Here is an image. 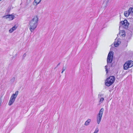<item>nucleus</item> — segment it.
<instances>
[{"mask_svg":"<svg viewBox=\"0 0 133 133\" xmlns=\"http://www.w3.org/2000/svg\"><path fill=\"white\" fill-rule=\"evenodd\" d=\"M38 16H34L32 19L29 22V29L32 32L37 27L38 25Z\"/></svg>","mask_w":133,"mask_h":133,"instance_id":"f257e3e1","label":"nucleus"},{"mask_svg":"<svg viewBox=\"0 0 133 133\" xmlns=\"http://www.w3.org/2000/svg\"><path fill=\"white\" fill-rule=\"evenodd\" d=\"M115 77L114 76H111L108 78L105 81V85L109 87L112 85L115 81Z\"/></svg>","mask_w":133,"mask_h":133,"instance_id":"f03ea898","label":"nucleus"},{"mask_svg":"<svg viewBox=\"0 0 133 133\" xmlns=\"http://www.w3.org/2000/svg\"><path fill=\"white\" fill-rule=\"evenodd\" d=\"M104 111V109L103 108H101L97 115V123L98 124H99L101 121Z\"/></svg>","mask_w":133,"mask_h":133,"instance_id":"7ed1b4c3","label":"nucleus"},{"mask_svg":"<svg viewBox=\"0 0 133 133\" xmlns=\"http://www.w3.org/2000/svg\"><path fill=\"white\" fill-rule=\"evenodd\" d=\"M113 55L114 52L113 51H110L109 52L107 58V62L108 64L111 63L113 58Z\"/></svg>","mask_w":133,"mask_h":133,"instance_id":"20e7f679","label":"nucleus"},{"mask_svg":"<svg viewBox=\"0 0 133 133\" xmlns=\"http://www.w3.org/2000/svg\"><path fill=\"white\" fill-rule=\"evenodd\" d=\"M120 24V25L123 26L124 28L126 29L128 28L129 23L127 20L125 19L124 21H121Z\"/></svg>","mask_w":133,"mask_h":133,"instance_id":"39448f33","label":"nucleus"},{"mask_svg":"<svg viewBox=\"0 0 133 133\" xmlns=\"http://www.w3.org/2000/svg\"><path fill=\"white\" fill-rule=\"evenodd\" d=\"M2 18H5L6 19H9V21H11L14 19L15 16L12 15H7L4 16L2 17Z\"/></svg>","mask_w":133,"mask_h":133,"instance_id":"423d86ee","label":"nucleus"},{"mask_svg":"<svg viewBox=\"0 0 133 133\" xmlns=\"http://www.w3.org/2000/svg\"><path fill=\"white\" fill-rule=\"evenodd\" d=\"M18 91H16L15 94H13L11 95L10 99L12 100L13 101H15V99L17 97V96L18 95Z\"/></svg>","mask_w":133,"mask_h":133,"instance_id":"0eeeda50","label":"nucleus"},{"mask_svg":"<svg viewBox=\"0 0 133 133\" xmlns=\"http://www.w3.org/2000/svg\"><path fill=\"white\" fill-rule=\"evenodd\" d=\"M125 63L127 64L129 68L133 66V61H127Z\"/></svg>","mask_w":133,"mask_h":133,"instance_id":"6e6552de","label":"nucleus"},{"mask_svg":"<svg viewBox=\"0 0 133 133\" xmlns=\"http://www.w3.org/2000/svg\"><path fill=\"white\" fill-rule=\"evenodd\" d=\"M130 14V13L129 12V10L128 11H126L124 12V16L126 17H128Z\"/></svg>","mask_w":133,"mask_h":133,"instance_id":"1a4fd4ad","label":"nucleus"},{"mask_svg":"<svg viewBox=\"0 0 133 133\" xmlns=\"http://www.w3.org/2000/svg\"><path fill=\"white\" fill-rule=\"evenodd\" d=\"M91 121V119H88L85 122L84 125H88L90 124V122Z\"/></svg>","mask_w":133,"mask_h":133,"instance_id":"9d476101","label":"nucleus"},{"mask_svg":"<svg viewBox=\"0 0 133 133\" xmlns=\"http://www.w3.org/2000/svg\"><path fill=\"white\" fill-rule=\"evenodd\" d=\"M41 0H35L34 1V4H35V3H36V5H37L41 1Z\"/></svg>","mask_w":133,"mask_h":133,"instance_id":"9b49d317","label":"nucleus"},{"mask_svg":"<svg viewBox=\"0 0 133 133\" xmlns=\"http://www.w3.org/2000/svg\"><path fill=\"white\" fill-rule=\"evenodd\" d=\"M124 69V70H127V69L129 68V66H128V65L125 63L124 64L123 66Z\"/></svg>","mask_w":133,"mask_h":133,"instance_id":"f8f14e48","label":"nucleus"},{"mask_svg":"<svg viewBox=\"0 0 133 133\" xmlns=\"http://www.w3.org/2000/svg\"><path fill=\"white\" fill-rule=\"evenodd\" d=\"M14 102V101L10 99L8 103V105L10 106L12 105Z\"/></svg>","mask_w":133,"mask_h":133,"instance_id":"ddd939ff","label":"nucleus"},{"mask_svg":"<svg viewBox=\"0 0 133 133\" xmlns=\"http://www.w3.org/2000/svg\"><path fill=\"white\" fill-rule=\"evenodd\" d=\"M129 12H130V14H133V8H130L129 9Z\"/></svg>","mask_w":133,"mask_h":133,"instance_id":"4468645a","label":"nucleus"},{"mask_svg":"<svg viewBox=\"0 0 133 133\" xmlns=\"http://www.w3.org/2000/svg\"><path fill=\"white\" fill-rule=\"evenodd\" d=\"M114 43V46L116 47H117L119 45V43H118V42H117L116 43L115 41Z\"/></svg>","mask_w":133,"mask_h":133,"instance_id":"2eb2a0df","label":"nucleus"},{"mask_svg":"<svg viewBox=\"0 0 133 133\" xmlns=\"http://www.w3.org/2000/svg\"><path fill=\"white\" fill-rule=\"evenodd\" d=\"M104 100V99L103 97H101L100 98L99 102L100 103H102Z\"/></svg>","mask_w":133,"mask_h":133,"instance_id":"dca6fc26","label":"nucleus"},{"mask_svg":"<svg viewBox=\"0 0 133 133\" xmlns=\"http://www.w3.org/2000/svg\"><path fill=\"white\" fill-rule=\"evenodd\" d=\"M122 33L123 34H122L121 35L123 37L125 36V32L124 30H122Z\"/></svg>","mask_w":133,"mask_h":133,"instance_id":"f3484780","label":"nucleus"},{"mask_svg":"<svg viewBox=\"0 0 133 133\" xmlns=\"http://www.w3.org/2000/svg\"><path fill=\"white\" fill-rule=\"evenodd\" d=\"M104 95V94H99L98 95V98H101L102 97H103Z\"/></svg>","mask_w":133,"mask_h":133,"instance_id":"a211bd4d","label":"nucleus"},{"mask_svg":"<svg viewBox=\"0 0 133 133\" xmlns=\"http://www.w3.org/2000/svg\"><path fill=\"white\" fill-rule=\"evenodd\" d=\"M99 131V129L98 128H96L95 129L94 132L95 133H97Z\"/></svg>","mask_w":133,"mask_h":133,"instance_id":"6ab92c4d","label":"nucleus"},{"mask_svg":"<svg viewBox=\"0 0 133 133\" xmlns=\"http://www.w3.org/2000/svg\"><path fill=\"white\" fill-rule=\"evenodd\" d=\"M107 67H108V66L107 65H106L105 66V71H106V74H108V69H107Z\"/></svg>","mask_w":133,"mask_h":133,"instance_id":"aec40b11","label":"nucleus"},{"mask_svg":"<svg viewBox=\"0 0 133 133\" xmlns=\"http://www.w3.org/2000/svg\"><path fill=\"white\" fill-rule=\"evenodd\" d=\"M15 80V78L14 77H13L12 79H11L10 80V81L12 82H14Z\"/></svg>","mask_w":133,"mask_h":133,"instance_id":"412c9836","label":"nucleus"},{"mask_svg":"<svg viewBox=\"0 0 133 133\" xmlns=\"http://www.w3.org/2000/svg\"><path fill=\"white\" fill-rule=\"evenodd\" d=\"M17 28V26H13L12 28V30H14H14H15Z\"/></svg>","mask_w":133,"mask_h":133,"instance_id":"4be33fe9","label":"nucleus"},{"mask_svg":"<svg viewBox=\"0 0 133 133\" xmlns=\"http://www.w3.org/2000/svg\"><path fill=\"white\" fill-rule=\"evenodd\" d=\"M14 31V30H12V29L11 28L9 30V32L10 33Z\"/></svg>","mask_w":133,"mask_h":133,"instance_id":"5701e85b","label":"nucleus"},{"mask_svg":"<svg viewBox=\"0 0 133 133\" xmlns=\"http://www.w3.org/2000/svg\"><path fill=\"white\" fill-rule=\"evenodd\" d=\"M109 1H110V0H107V1H106V6H107L108 5V3L109 2Z\"/></svg>","mask_w":133,"mask_h":133,"instance_id":"b1692460","label":"nucleus"},{"mask_svg":"<svg viewBox=\"0 0 133 133\" xmlns=\"http://www.w3.org/2000/svg\"><path fill=\"white\" fill-rule=\"evenodd\" d=\"M117 42H118L119 44L121 43V41H120V39H119L117 40Z\"/></svg>","mask_w":133,"mask_h":133,"instance_id":"393cba45","label":"nucleus"},{"mask_svg":"<svg viewBox=\"0 0 133 133\" xmlns=\"http://www.w3.org/2000/svg\"><path fill=\"white\" fill-rule=\"evenodd\" d=\"M65 68L64 67H63V68L62 69V70L64 71H65Z\"/></svg>","mask_w":133,"mask_h":133,"instance_id":"a878e982","label":"nucleus"},{"mask_svg":"<svg viewBox=\"0 0 133 133\" xmlns=\"http://www.w3.org/2000/svg\"><path fill=\"white\" fill-rule=\"evenodd\" d=\"M26 54L25 53V54H24V55H23V57H25V56H26Z\"/></svg>","mask_w":133,"mask_h":133,"instance_id":"bb28decb","label":"nucleus"},{"mask_svg":"<svg viewBox=\"0 0 133 133\" xmlns=\"http://www.w3.org/2000/svg\"><path fill=\"white\" fill-rule=\"evenodd\" d=\"M2 102V101L1 99H0V106L1 105V104Z\"/></svg>","mask_w":133,"mask_h":133,"instance_id":"cd10ccee","label":"nucleus"},{"mask_svg":"<svg viewBox=\"0 0 133 133\" xmlns=\"http://www.w3.org/2000/svg\"><path fill=\"white\" fill-rule=\"evenodd\" d=\"M60 63H59L57 64V67H57L58 65H60Z\"/></svg>","mask_w":133,"mask_h":133,"instance_id":"c85d7f7f","label":"nucleus"},{"mask_svg":"<svg viewBox=\"0 0 133 133\" xmlns=\"http://www.w3.org/2000/svg\"><path fill=\"white\" fill-rule=\"evenodd\" d=\"M64 71H63L62 70V72H61V73H63V72Z\"/></svg>","mask_w":133,"mask_h":133,"instance_id":"c756f323","label":"nucleus"},{"mask_svg":"<svg viewBox=\"0 0 133 133\" xmlns=\"http://www.w3.org/2000/svg\"><path fill=\"white\" fill-rule=\"evenodd\" d=\"M1 0H0V1H1Z\"/></svg>","mask_w":133,"mask_h":133,"instance_id":"7c9ffc66","label":"nucleus"},{"mask_svg":"<svg viewBox=\"0 0 133 133\" xmlns=\"http://www.w3.org/2000/svg\"><path fill=\"white\" fill-rule=\"evenodd\" d=\"M94 133H95L94 132Z\"/></svg>","mask_w":133,"mask_h":133,"instance_id":"2f4dec72","label":"nucleus"}]
</instances>
